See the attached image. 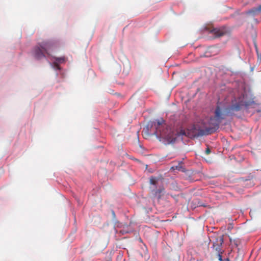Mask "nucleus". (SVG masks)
Returning <instances> with one entry per match:
<instances>
[{
	"instance_id": "1",
	"label": "nucleus",
	"mask_w": 261,
	"mask_h": 261,
	"mask_svg": "<svg viewBox=\"0 0 261 261\" xmlns=\"http://www.w3.org/2000/svg\"><path fill=\"white\" fill-rule=\"evenodd\" d=\"M254 103L253 99L248 98L246 95L242 94L238 97H234L231 101V105L225 107L220 105H217L214 112V116L211 118L209 126L205 129H200L196 133V129L184 130L181 129L177 134L178 136H185L189 138H195L200 136L208 135L215 133L219 127L222 121L226 116H232L234 112L240 111L243 107L247 108Z\"/></svg>"
},
{
	"instance_id": "2",
	"label": "nucleus",
	"mask_w": 261,
	"mask_h": 261,
	"mask_svg": "<svg viewBox=\"0 0 261 261\" xmlns=\"http://www.w3.org/2000/svg\"><path fill=\"white\" fill-rule=\"evenodd\" d=\"M165 121L163 118L158 119L151 122V127H154L155 132L154 134L156 136L166 139L169 143H174L175 141L176 137L166 135L164 130Z\"/></svg>"
},
{
	"instance_id": "3",
	"label": "nucleus",
	"mask_w": 261,
	"mask_h": 261,
	"mask_svg": "<svg viewBox=\"0 0 261 261\" xmlns=\"http://www.w3.org/2000/svg\"><path fill=\"white\" fill-rule=\"evenodd\" d=\"M212 238L213 239V249L216 251L219 260H222V254L224 252L222 248V245L224 242L223 237L215 236Z\"/></svg>"
},
{
	"instance_id": "4",
	"label": "nucleus",
	"mask_w": 261,
	"mask_h": 261,
	"mask_svg": "<svg viewBox=\"0 0 261 261\" xmlns=\"http://www.w3.org/2000/svg\"><path fill=\"white\" fill-rule=\"evenodd\" d=\"M40 44L42 48L48 55H50V53L57 47V43L50 40L43 41Z\"/></svg>"
},
{
	"instance_id": "5",
	"label": "nucleus",
	"mask_w": 261,
	"mask_h": 261,
	"mask_svg": "<svg viewBox=\"0 0 261 261\" xmlns=\"http://www.w3.org/2000/svg\"><path fill=\"white\" fill-rule=\"evenodd\" d=\"M32 54L33 57L38 60L45 58V54H46L41 47L40 43H39L33 48Z\"/></svg>"
},
{
	"instance_id": "6",
	"label": "nucleus",
	"mask_w": 261,
	"mask_h": 261,
	"mask_svg": "<svg viewBox=\"0 0 261 261\" xmlns=\"http://www.w3.org/2000/svg\"><path fill=\"white\" fill-rule=\"evenodd\" d=\"M210 33L214 35L215 38H218L224 36L226 32L223 28H214L210 31Z\"/></svg>"
},
{
	"instance_id": "7",
	"label": "nucleus",
	"mask_w": 261,
	"mask_h": 261,
	"mask_svg": "<svg viewBox=\"0 0 261 261\" xmlns=\"http://www.w3.org/2000/svg\"><path fill=\"white\" fill-rule=\"evenodd\" d=\"M261 12V5H259L257 8H253L252 9L247 11L246 12V14H248V15H255L258 12Z\"/></svg>"
},
{
	"instance_id": "8",
	"label": "nucleus",
	"mask_w": 261,
	"mask_h": 261,
	"mask_svg": "<svg viewBox=\"0 0 261 261\" xmlns=\"http://www.w3.org/2000/svg\"><path fill=\"white\" fill-rule=\"evenodd\" d=\"M54 59L56 61V62L54 63L55 66L57 68L60 69L58 64L65 62V58L64 57H60V58L55 57Z\"/></svg>"
},
{
	"instance_id": "9",
	"label": "nucleus",
	"mask_w": 261,
	"mask_h": 261,
	"mask_svg": "<svg viewBox=\"0 0 261 261\" xmlns=\"http://www.w3.org/2000/svg\"><path fill=\"white\" fill-rule=\"evenodd\" d=\"M182 162H180L178 163L177 165L173 166L171 169L174 170H177L178 171H181L184 172L185 171V168L182 167Z\"/></svg>"
},
{
	"instance_id": "10",
	"label": "nucleus",
	"mask_w": 261,
	"mask_h": 261,
	"mask_svg": "<svg viewBox=\"0 0 261 261\" xmlns=\"http://www.w3.org/2000/svg\"><path fill=\"white\" fill-rule=\"evenodd\" d=\"M164 190V189H159L156 190L154 192V193L153 194L154 197L157 198L158 199L161 198V197L162 196V193H163Z\"/></svg>"
},
{
	"instance_id": "11",
	"label": "nucleus",
	"mask_w": 261,
	"mask_h": 261,
	"mask_svg": "<svg viewBox=\"0 0 261 261\" xmlns=\"http://www.w3.org/2000/svg\"><path fill=\"white\" fill-rule=\"evenodd\" d=\"M156 180H155V179L153 177H151L150 178V183L152 185H155L156 184Z\"/></svg>"
},
{
	"instance_id": "12",
	"label": "nucleus",
	"mask_w": 261,
	"mask_h": 261,
	"mask_svg": "<svg viewBox=\"0 0 261 261\" xmlns=\"http://www.w3.org/2000/svg\"><path fill=\"white\" fill-rule=\"evenodd\" d=\"M120 232L122 233V234H124V233L129 232V230H128L127 229V230L122 229V230H120Z\"/></svg>"
},
{
	"instance_id": "13",
	"label": "nucleus",
	"mask_w": 261,
	"mask_h": 261,
	"mask_svg": "<svg viewBox=\"0 0 261 261\" xmlns=\"http://www.w3.org/2000/svg\"><path fill=\"white\" fill-rule=\"evenodd\" d=\"M210 152H211V150H210V149L209 148H207L206 149V150H205V153H206V154H210Z\"/></svg>"
},
{
	"instance_id": "14",
	"label": "nucleus",
	"mask_w": 261,
	"mask_h": 261,
	"mask_svg": "<svg viewBox=\"0 0 261 261\" xmlns=\"http://www.w3.org/2000/svg\"><path fill=\"white\" fill-rule=\"evenodd\" d=\"M215 49H216V48L213 47H211L209 48V50H210V51H212Z\"/></svg>"
},
{
	"instance_id": "15",
	"label": "nucleus",
	"mask_w": 261,
	"mask_h": 261,
	"mask_svg": "<svg viewBox=\"0 0 261 261\" xmlns=\"http://www.w3.org/2000/svg\"><path fill=\"white\" fill-rule=\"evenodd\" d=\"M219 261H230V260L229 259V258H225V259H223L222 258V260H219Z\"/></svg>"
}]
</instances>
